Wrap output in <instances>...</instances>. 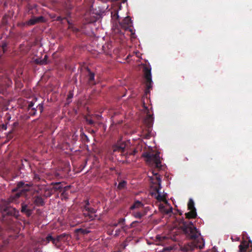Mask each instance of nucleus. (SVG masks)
<instances>
[{
	"label": "nucleus",
	"instance_id": "obj_1",
	"mask_svg": "<svg viewBox=\"0 0 252 252\" xmlns=\"http://www.w3.org/2000/svg\"><path fill=\"white\" fill-rule=\"evenodd\" d=\"M30 185L25 184L23 181L17 183L16 187L12 189V194L7 198L4 205L0 209V220L7 225H10L14 222L13 219H18L19 216V211L15 208L10 206V203L17 204L19 198L25 195L30 190Z\"/></svg>",
	"mask_w": 252,
	"mask_h": 252
},
{
	"label": "nucleus",
	"instance_id": "obj_2",
	"mask_svg": "<svg viewBox=\"0 0 252 252\" xmlns=\"http://www.w3.org/2000/svg\"><path fill=\"white\" fill-rule=\"evenodd\" d=\"M181 228L187 238L193 240L192 242L185 244L181 246L180 250L182 252H191L195 248L202 249L204 248V240L200 237V233L191 221H184Z\"/></svg>",
	"mask_w": 252,
	"mask_h": 252
},
{
	"label": "nucleus",
	"instance_id": "obj_3",
	"mask_svg": "<svg viewBox=\"0 0 252 252\" xmlns=\"http://www.w3.org/2000/svg\"><path fill=\"white\" fill-rule=\"evenodd\" d=\"M143 156L146 158V161L149 163H154L157 168L160 167L161 161L158 153L156 154L146 153L143 155Z\"/></svg>",
	"mask_w": 252,
	"mask_h": 252
},
{
	"label": "nucleus",
	"instance_id": "obj_4",
	"mask_svg": "<svg viewBox=\"0 0 252 252\" xmlns=\"http://www.w3.org/2000/svg\"><path fill=\"white\" fill-rule=\"evenodd\" d=\"M126 147V143L125 141H122L121 140H119L117 142L112 146L113 154L115 153H120L121 155L125 156L126 158L128 157V153L125 152Z\"/></svg>",
	"mask_w": 252,
	"mask_h": 252
},
{
	"label": "nucleus",
	"instance_id": "obj_5",
	"mask_svg": "<svg viewBox=\"0 0 252 252\" xmlns=\"http://www.w3.org/2000/svg\"><path fill=\"white\" fill-rule=\"evenodd\" d=\"M144 74L145 83L146 87L145 89V94H147L150 92V90L152 88L153 81L152 80L151 69L148 67L144 68Z\"/></svg>",
	"mask_w": 252,
	"mask_h": 252
},
{
	"label": "nucleus",
	"instance_id": "obj_6",
	"mask_svg": "<svg viewBox=\"0 0 252 252\" xmlns=\"http://www.w3.org/2000/svg\"><path fill=\"white\" fill-rule=\"evenodd\" d=\"M153 174L154 176H155L156 178L157 179L158 186L155 187V190L157 192V194L155 193V198L159 201H164L166 200L165 197L164 195H162L161 194V192L160 191V190L161 188V179L160 178L159 175L158 173H155L153 172Z\"/></svg>",
	"mask_w": 252,
	"mask_h": 252
},
{
	"label": "nucleus",
	"instance_id": "obj_7",
	"mask_svg": "<svg viewBox=\"0 0 252 252\" xmlns=\"http://www.w3.org/2000/svg\"><path fill=\"white\" fill-rule=\"evenodd\" d=\"M21 205V213L25 214L28 217H30L32 215L35 209V207L33 205V204L30 203V202H22Z\"/></svg>",
	"mask_w": 252,
	"mask_h": 252
},
{
	"label": "nucleus",
	"instance_id": "obj_8",
	"mask_svg": "<svg viewBox=\"0 0 252 252\" xmlns=\"http://www.w3.org/2000/svg\"><path fill=\"white\" fill-rule=\"evenodd\" d=\"M188 209L190 210L185 213L186 218L188 219H195L197 217L196 209L194 207V203L192 199H189L188 204Z\"/></svg>",
	"mask_w": 252,
	"mask_h": 252
},
{
	"label": "nucleus",
	"instance_id": "obj_9",
	"mask_svg": "<svg viewBox=\"0 0 252 252\" xmlns=\"http://www.w3.org/2000/svg\"><path fill=\"white\" fill-rule=\"evenodd\" d=\"M121 27L126 31H129L131 34H133V30L131 29L132 21L129 16L125 17L122 22H119Z\"/></svg>",
	"mask_w": 252,
	"mask_h": 252
},
{
	"label": "nucleus",
	"instance_id": "obj_10",
	"mask_svg": "<svg viewBox=\"0 0 252 252\" xmlns=\"http://www.w3.org/2000/svg\"><path fill=\"white\" fill-rule=\"evenodd\" d=\"M143 106L144 108L147 111V116L144 120V122L145 124L147 126L148 128H150L153 126L154 118L153 117V115L150 114L148 107L145 105V103L144 102H143Z\"/></svg>",
	"mask_w": 252,
	"mask_h": 252
},
{
	"label": "nucleus",
	"instance_id": "obj_11",
	"mask_svg": "<svg viewBox=\"0 0 252 252\" xmlns=\"http://www.w3.org/2000/svg\"><path fill=\"white\" fill-rule=\"evenodd\" d=\"M87 70L88 71V74L87 75V79H88V80H87L88 84L90 86L96 85V83L95 79H94V76H95L94 73H93V72H92L89 68H87Z\"/></svg>",
	"mask_w": 252,
	"mask_h": 252
},
{
	"label": "nucleus",
	"instance_id": "obj_12",
	"mask_svg": "<svg viewBox=\"0 0 252 252\" xmlns=\"http://www.w3.org/2000/svg\"><path fill=\"white\" fill-rule=\"evenodd\" d=\"M44 21V18L42 16L38 17H33L32 18L30 19L26 22V25L28 26H32L36 24L37 23L43 22Z\"/></svg>",
	"mask_w": 252,
	"mask_h": 252
},
{
	"label": "nucleus",
	"instance_id": "obj_13",
	"mask_svg": "<svg viewBox=\"0 0 252 252\" xmlns=\"http://www.w3.org/2000/svg\"><path fill=\"white\" fill-rule=\"evenodd\" d=\"M33 205H34L36 206H43L45 205L42 197L39 195H35L32 197Z\"/></svg>",
	"mask_w": 252,
	"mask_h": 252
},
{
	"label": "nucleus",
	"instance_id": "obj_14",
	"mask_svg": "<svg viewBox=\"0 0 252 252\" xmlns=\"http://www.w3.org/2000/svg\"><path fill=\"white\" fill-rule=\"evenodd\" d=\"M51 185L53 186L52 189L55 191H59L61 192L64 187L62 182H52Z\"/></svg>",
	"mask_w": 252,
	"mask_h": 252
},
{
	"label": "nucleus",
	"instance_id": "obj_15",
	"mask_svg": "<svg viewBox=\"0 0 252 252\" xmlns=\"http://www.w3.org/2000/svg\"><path fill=\"white\" fill-rule=\"evenodd\" d=\"M70 186H67L66 187H64L63 190H62V193H61V197L62 199L66 200L68 198V194L67 193V191L70 189Z\"/></svg>",
	"mask_w": 252,
	"mask_h": 252
},
{
	"label": "nucleus",
	"instance_id": "obj_16",
	"mask_svg": "<svg viewBox=\"0 0 252 252\" xmlns=\"http://www.w3.org/2000/svg\"><path fill=\"white\" fill-rule=\"evenodd\" d=\"M239 248L240 252H247V250L249 248V245L246 242H243L241 243Z\"/></svg>",
	"mask_w": 252,
	"mask_h": 252
},
{
	"label": "nucleus",
	"instance_id": "obj_17",
	"mask_svg": "<svg viewBox=\"0 0 252 252\" xmlns=\"http://www.w3.org/2000/svg\"><path fill=\"white\" fill-rule=\"evenodd\" d=\"M47 59L48 56L47 55L44 56L43 59H36L35 60V63L39 65H45L47 64Z\"/></svg>",
	"mask_w": 252,
	"mask_h": 252
},
{
	"label": "nucleus",
	"instance_id": "obj_18",
	"mask_svg": "<svg viewBox=\"0 0 252 252\" xmlns=\"http://www.w3.org/2000/svg\"><path fill=\"white\" fill-rule=\"evenodd\" d=\"M89 201H87L86 204V205L84 207V209L88 211V213L87 214H88V215L90 217V219H92L93 218V216H91L90 214H89L90 213L93 214L94 213H95V211L92 208H89L88 206L89 205Z\"/></svg>",
	"mask_w": 252,
	"mask_h": 252
},
{
	"label": "nucleus",
	"instance_id": "obj_19",
	"mask_svg": "<svg viewBox=\"0 0 252 252\" xmlns=\"http://www.w3.org/2000/svg\"><path fill=\"white\" fill-rule=\"evenodd\" d=\"M7 43L5 42H2L1 45H0V57L7 51Z\"/></svg>",
	"mask_w": 252,
	"mask_h": 252
},
{
	"label": "nucleus",
	"instance_id": "obj_20",
	"mask_svg": "<svg viewBox=\"0 0 252 252\" xmlns=\"http://www.w3.org/2000/svg\"><path fill=\"white\" fill-rule=\"evenodd\" d=\"M143 205L141 201H136L134 203V204L132 205L131 206L130 209L131 210H133L135 208L142 207Z\"/></svg>",
	"mask_w": 252,
	"mask_h": 252
},
{
	"label": "nucleus",
	"instance_id": "obj_21",
	"mask_svg": "<svg viewBox=\"0 0 252 252\" xmlns=\"http://www.w3.org/2000/svg\"><path fill=\"white\" fill-rule=\"evenodd\" d=\"M69 235L66 233H63L61 235H58L56 237L57 240H59L60 242L62 241H64V240H67Z\"/></svg>",
	"mask_w": 252,
	"mask_h": 252
},
{
	"label": "nucleus",
	"instance_id": "obj_22",
	"mask_svg": "<svg viewBox=\"0 0 252 252\" xmlns=\"http://www.w3.org/2000/svg\"><path fill=\"white\" fill-rule=\"evenodd\" d=\"M111 17L112 19L114 20H117L119 19V16L118 15V9H114L113 11H111Z\"/></svg>",
	"mask_w": 252,
	"mask_h": 252
},
{
	"label": "nucleus",
	"instance_id": "obj_23",
	"mask_svg": "<svg viewBox=\"0 0 252 252\" xmlns=\"http://www.w3.org/2000/svg\"><path fill=\"white\" fill-rule=\"evenodd\" d=\"M126 186V182L125 181H122L120 182L118 186V189H125Z\"/></svg>",
	"mask_w": 252,
	"mask_h": 252
},
{
	"label": "nucleus",
	"instance_id": "obj_24",
	"mask_svg": "<svg viewBox=\"0 0 252 252\" xmlns=\"http://www.w3.org/2000/svg\"><path fill=\"white\" fill-rule=\"evenodd\" d=\"M157 238L159 240V244L162 245L163 243L166 242L167 239L165 237H161L159 236H158Z\"/></svg>",
	"mask_w": 252,
	"mask_h": 252
},
{
	"label": "nucleus",
	"instance_id": "obj_25",
	"mask_svg": "<svg viewBox=\"0 0 252 252\" xmlns=\"http://www.w3.org/2000/svg\"><path fill=\"white\" fill-rule=\"evenodd\" d=\"M132 215L136 218L141 219L145 215V214H143L140 212H135L133 213Z\"/></svg>",
	"mask_w": 252,
	"mask_h": 252
},
{
	"label": "nucleus",
	"instance_id": "obj_26",
	"mask_svg": "<svg viewBox=\"0 0 252 252\" xmlns=\"http://www.w3.org/2000/svg\"><path fill=\"white\" fill-rule=\"evenodd\" d=\"M52 190H53V189H52V188H51L50 189H45V191L46 192V194H45V196L46 197L51 196L53 194V192H52Z\"/></svg>",
	"mask_w": 252,
	"mask_h": 252
},
{
	"label": "nucleus",
	"instance_id": "obj_27",
	"mask_svg": "<svg viewBox=\"0 0 252 252\" xmlns=\"http://www.w3.org/2000/svg\"><path fill=\"white\" fill-rule=\"evenodd\" d=\"M161 252H173V247L168 246L163 247Z\"/></svg>",
	"mask_w": 252,
	"mask_h": 252
},
{
	"label": "nucleus",
	"instance_id": "obj_28",
	"mask_svg": "<svg viewBox=\"0 0 252 252\" xmlns=\"http://www.w3.org/2000/svg\"><path fill=\"white\" fill-rule=\"evenodd\" d=\"M52 244L54 245L55 247H56L57 248H59L60 247V245L59 244V243L60 241L59 240H57V239L56 238H54V239L51 241Z\"/></svg>",
	"mask_w": 252,
	"mask_h": 252
},
{
	"label": "nucleus",
	"instance_id": "obj_29",
	"mask_svg": "<svg viewBox=\"0 0 252 252\" xmlns=\"http://www.w3.org/2000/svg\"><path fill=\"white\" fill-rule=\"evenodd\" d=\"M53 239L54 237L51 234H48L46 236L45 241L46 242V243H49L50 242H51Z\"/></svg>",
	"mask_w": 252,
	"mask_h": 252
},
{
	"label": "nucleus",
	"instance_id": "obj_30",
	"mask_svg": "<svg viewBox=\"0 0 252 252\" xmlns=\"http://www.w3.org/2000/svg\"><path fill=\"white\" fill-rule=\"evenodd\" d=\"M127 246V240H126V241H125L124 242H123L119 246V247L122 249V250H124L126 247Z\"/></svg>",
	"mask_w": 252,
	"mask_h": 252
},
{
	"label": "nucleus",
	"instance_id": "obj_31",
	"mask_svg": "<svg viewBox=\"0 0 252 252\" xmlns=\"http://www.w3.org/2000/svg\"><path fill=\"white\" fill-rule=\"evenodd\" d=\"M85 119H86V121L87 123H88V124H89L90 125H94V122L92 119H91L90 118L86 117L85 118Z\"/></svg>",
	"mask_w": 252,
	"mask_h": 252
},
{
	"label": "nucleus",
	"instance_id": "obj_32",
	"mask_svg": "<svg viewBox=\"0 0 252 252\" xmlns=\"http://www.w3.org/2000/svg\"><path fill=\"white\" fill-rule=\"evenodd\" d=\"M29 111H30V112H29L30 115H31V116H34L36 114V109L35 108H31Z\"/></svg>",
	"mask_w": 252,
	"mask_h": 252
},
{
	"label": "nucleus",
	"instance_id": "obj_33",
	"mask_svg": "<svg viewBox=\"0 0 252 252\" xmlns=\"http://www.w3.org/2000/svg\"><path fill=\"white\" fill-rule=\"evenodd\" d=\"M6 86L0 85V94H4L6 91Z\"/></svg>",
	"mask_w": 252,
	"mask_h": 252
},
{
	"label": "nucleus",
	"instance_id": "obj_34",
	"mask_svg": "<svg viewBox=\"0 0 252 252\" xmlns=\"http://www.w3.org/2000/svg\"><path fill=\"white\" fill-rule=\"evenodd\" d=\"M122 229H124V227H122L121 229H118L116 230L115 233V236H119L120 235V233Z\"/></svg>",
	"mask_w": 252,
	"mask_h": 252
},
{
	"label": "nucleus",
	"instance_id": "obj_35",
	"mask_svg": "<svg viewBox=\"0 0 252 252\" xmlns=\"http://www.w3.org/2000/svg\"><path fill=\"white\" fill-rule=\"evenodd\" d=\"M76 231L77 232H80L82 234L87 233L86 231L82 228L77 229H76Z\"/></svg>",
	"mask_w": 252,
	"mask_h": 252
},
{
	"label": "nucleus",
	"instance_id": "obj_36",
	"mask_svg": "<svg viewBox=\"0 0 252 252\" xmlns=\"http://www.w3.org/2000/svg\"><path fill=\"white\" fill-rule=\"evenodd\" d=\"M125 221V219L124 218H121L118 221V223L120 224L124 225Z\"/></svg>",
	"mask_w": 252,
	"mask_h": 252
},
{
	"label": "nucleus",
	"instance_id": "obj_37",
	"mask_svg": "<svg viewBox=\"0 0 252 252\" xmlns=\"http://www.w3.org/2000/svg\"><path fill=\"white\" fill-rule=\"evenodd\" d=\"M66 17H63L62 16H58L56 19V21H62L64 19H66Z\"/></svg>",
	"mask_w": 252,
	"mask_h": 252
},
{
	"label": "nucleus",
	"instance_id": "obj_38",
	"mask_svg": "<svg viewBox=\"0 0 252 252\" xmlns=\"http://www.w3.org/2000/svg\"><path fill=\"white\" fill-rule=\"evenodd\" d=\"M33 105H34V103L32 101L30 102L29 103V104H28V106L29 110H30L31 108H33Z\"/></svg>",
	"mask_w": 252,
	"mask_h": 252
},
{
	"label": "nucleus",
	"instance_id": "obj_39",
	"mask_svg": "<svg viewBox=\"0 0 252 252\" xmlns=\"http://www.w3.org/2000/svg\"><path fill=\"white\" fill-rule=\"evenodd\" d=\"M1 127L3 129L6 130L7 129V124H2Z\"/></svg>",
	"mask_w": 252,
	"mask_h": 252
},
{
	"label": "nucleus",
	"instance_id": "obj_40",
	"mask_svg": "<svg viewBox=\"0 0 252 252\" xmlns=\"http://www.w3.org/2000/svg\"><path fill=\"white\" fill-rule=\"evenodd\" d=\"M37 107H38L39 109L40 110V112L41 113L43 111V105L42 104H39Z\"/></svg>",
	"mask_w": 252,
	"mask_h": 252
},
{
	"label": "nucleus",
	"instance_id": "obj_41",
	"mask_svg": "<svg viewBox=\"0 0 252 252\" xmlns=\"http://www.w3.org/2000/svg\"><path fill=\"white\" fill-rule=\"evenodd\" d=\"M34 179L36 181H39L40 180V177L38 175L35 174L34 177Z\"/></svg>",
	"mask_w": 252,
	"mask_h": 252
},
{
	"label": "nucleus",
	"instance_id": "obj_42",
	"mask_svg": "<svg viewBox=\"0 0 252 252\" xmlns=\"http://www.w3.org/2000/svg\"><path fill=\"white\" fill-rule=\"evenodd\" d=\"M119 224L118 222V223H112L111 224H110V225L111 226H112V227H117L118 226V225Z\"/></svg>",
	"mask_w": 252,
	"mask_h": 252
},
{
	"label": "nucleus",
	"instance_id": "obj_43",
	"mask_svg": "<svg viewBox=\"0 0 252 252\" xmlns=\"http://www.w3.org/2000/svg\"><path fill=\"white\" fill-rule=\"evenodd\" d=\"M139 222L138 221H133L131 224V226H135V223H139Z\"/></svg>",
	"mask_w": 252,
	"mask_h": 252
},
{
	"label": "nucleus",
	"instance_id": "obj_44",
	"mask_svg": "<svg viewBox=\"0 0 252 252\" xmlns=\"http://www.w3.org/2000/svg\"><path fill=\"white\" fill-rule=\"evenodd\" d=\"M18 125H19V123L18 122H15V123H13V126L14 127H16V126H18Z\"/></svg>",
	"mask_w": 252,
	"mask_h": 252
},
{
	"label": "nucleus",
	"instance_id": "obj_45",
	"mask_svg": "<svg viewBox=\"0 0 252 252\" xmlns=\"http://www.w3.org/2000/svg\"><path fill=\"white\" fill-rule=\"evenodd\" d=\"M123 250H122L120 247L118 248V250L115 251V252H122Z\"/></svg>",
	"mask_w": 252,
	"mask_h": 252
},
{
	"label": "nucleus",
	"instance_id": "obj_46",
	"mask_svg": "<svg viewBox=\"0 0 252 252\" xmlns=\"http://www.w3.org/2000/svg\"><path fill=\"white\" fill-rule=\"evenodd\" d=\"M70 14H71L70 12H69V11H67V12H66V17L67 18V17H70Z\"/></svg>",
	"mask_w": 252,
	"mask_h": 252
},
{
	"label": "nucleus",
	"instance_id": "obj_47",
	"mask_svg": "<svg viewBox=\"0 0 252 252\" xmlns=\"http://www.w3.org/2000/svg\"><path fill=\"white\" fill-rule=\"evenodd\" d=\"M172 209L170 208L169 210L166 211V213L168 214L169 213L172 212Z\"/></svg>",
	"mask_w": 252,
	"mask_h": 252
},
{
	"label": "nucleus",
	"instance_id": "obj_48",
	"mask_svg": "<svg viewBox=\"0 0 252 252\" xmlns=\"http://www.w3.org/2000/svg\"><path fill=\"white\" fill-rule=\"evenodd\" d=\"M137 152V151L135 150H134L132 153H131L130 154V155H134L135 154V153Z\"/></svg>",
	"mask_w": 252,
	"mask_h": 252
},
{
	"label": "nucleus",
	"instance_id": "obj_49",
	"mask_svg": "<svg viewBox=\"0 0 252 252\" xmlns=\"http://www.w3.org/2000/svg\"><path fill=\"white\" fill-rule=\"evenodd\" d=\"M7 81L9 82V83H7V86H8L9 85V83H11V81L9 80V79H7Z\"/></svg>",
	"mask_w": 252,
	"mask_h": 252
},
{
	"label": "nucleus",
	"instance_id": "obj_50",
	"mask_svg": "<svg viewBox=\"0 0 252 252\" xmlns=\"http://www.w3.org/2000/svg\"><path fill=\"white\" fill-rule=\"evenodd\" d=\"M73 31H75V32H78V29H76V28H74L73 29Z\"/></svg>",
	"mask_w": 252,
	"mask_h": 252
},
{
	"label": "nucleus",
	"instance_id": "obj_51",
	"mask_svg": "<svg viewBox=\"0 0 252 252\" xmlns=\"http://www.w3.org/2000/svg\"><path fill=\"white\" fill-rule=\"evenodd\" d=\"M66 19V21H67V23H68L69 25H71V23H70V21H69L68 19Z\"/></svg>",
	"mask_w": 252,
	"mask_h": 252
},
{
	"label": "nucleus",
	"instance_id": "obj_52",
	"mask_svg": "<svg viewBox=\"0 0 252 252\" xmlns=\"http://www.w3.org/2000/svg\"><path fill=\"white\" fill-rule=\"evenodd\" d=\"M96 116L97 118V119H98L99 117H100V116L99 115H97Z\"/></svg>",
	"mask_w": 252,
	"mask_h": 252
},
{
	"label": "nucleus",
	"instance_id": "obj_53",
	"mask_svg": "<svg viewBox=\"0 0 252 252\" xmlns=\"http://www.w3.org/2000/svg\"><path fill=\"white\" fill-rule=\"evenodd\" d=\"M121 4H119V8H121Z\"/></svg>",
	"mask_w": 252,
	"mask_h": 252
},
{
	"label": "nucleus",
	"instance_id": "obj_54",
	"mask_svg": "<svg viewBox=\"0 0 252 252\" xmlns=\"http://www.w3.org/2000/svg\"><path fill=\"white\" fill-rule=\"evenodd\" d=\"M10 118H11V117L9 116V117H8V118H7V120H9L10 119Z\"/></svg>",
	"mask_w": 252,
	"mask_h": 252
},
{
	"label": "nucleus",
	"instance_id": "obj_55",
	"mask_svg": "<svg viewBox=\"0 0 252 252\" xmlns=\"http://www.w3.org/2000/svg\"><path fill=\"white\" fill-rule=\"evenodd\" d=\"M12 131H13V130H12L11 131H10V132H9V134L12 133Z\"/></svg>",
	"mask_w": 252,
	"mask_h": 252
},
{
	"label": "nucleus",
	"instance_id": "obj_56",
	"mask_svg": "<svg viewBox=\"0 0 252 252\" xmlns=\"http://www.w3.org/2000/svg\"><path fill=\"white\" fill-rule=\"evenodd\" d=\"M68 98H69V97H72V96H71V95H69V96H68Z\"/></svg>",
	"mask_w": 252,
	"mask_h": 252
},
{
	"label": "nucleus",
	"instance_id": "obj_57",
	"mask_svg": "<svg viewBox=\"0 0 252 252\" xmlns=\"http://www.w3.org/2000/svg\"><path fill=\"white\" fill-rule=\"evenodd\" d=\"M149 138V136H147L146 138Z\"/></svg>",
	"mask_w": 252,
	"mask_h": 252
}]
</instances>
